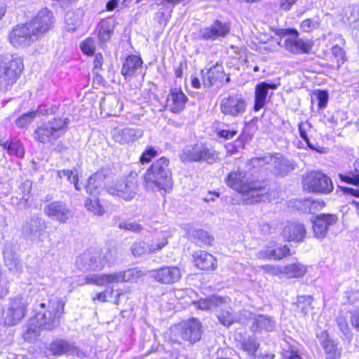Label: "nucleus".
Returning <instances> with one entry per match:
<instances>
[{
	"mask_svg": "<svg viewBox=\"0 0 359 359\" xmlns=\"http://www.w3.org/2000/svg\"><path fill=\"white\" fill-rule=\"evenodd\" d=\"M65 305V302L57 297L48 300L47 303H41L35 309L34 316L27 323V327L23 335L25 340H35L42 328L51 330L58 327L61 316L64 313Z\"/></svg>",
	"mask_w": 359,
	"mask_h": 359,
	"instance_id": "obj_1",
	"label": "nucleus"
},
{
	"mask_svg": "<svg viewBox=\"0 0 359 359\" xmlns=\"http://www.w3.org/2000/svg\"><path fill=\"white\" fill-rule=\"evenodd\" d=\"M226 185L241 195L245 204L259 203L266 192L265 182L240 170L230 172L225 177Z\"/></svg>",
	"mask_w": 359,
	"mask_h": 359,
	"instance_id": "obj_2",
	"label": "nucleus"
},
{
	"mask_svg": "<svg viewBox=\"0 0 359 359\" xmlns=\"http://www.w3.org/2000/svg\"><path fill=\"white\" fill-rule=\"evenodd\" d=\"M24 64L22 58L16 54L0 55V91L11 89L19 79Z\"/></svg>",
	"mask_w": 359,
	"mask_h": 359,
	"instance_id": "obj_3",
	"label": "nucleus"
},
{
	"mask_svg": "<svg viewBox=\"0 0 359 359\" xmlns=\"http://www.w3.org/2000/svg\"><path fill=\"white\" fill-rule=\"evenodd\" d=\"M69 123L67 117L54 118L38 126L33 137L40 143L54 144L57 139L65 134Z\"/></svg>",
	"mask_w": 359,
	"mask_h": 359,
	"instance_id": "obj_4",
	"label": "nucleus"
},
{
	"mask_svg": "<svg viewBox=\"0 0 359 359\" xmlns=\"http://www.w3.org/2000/svg\"><path fill=\"white\" fill-rule=\"evenodd\" d=\"M144 273L136 268L129 269L126 271H118L113 273H98L88 275L85 277L86 284H93L98 286L136 281L142 277Z\"/></svg>",
	"mask_w": 359,
	"mask_h": 359,
	"instance_id": "obj_5",
	"label": "nucleus"
},
{
	"mask_svg": "<svg viewBox=\"0 0 359 359\" xmlns=\"http://www.w3.org/2000/svg\"><path fill=\"white\" fill-rule=\"evenodd\" d=\"M183 162H206L209 164L216 163L219 157V153L203 143L186 146L180 154Z\"/></svg>",
	"mask_w": 359,
	"mask_h": 359,
	"instance_id": "obj_6",
	"label": "nucleus"
},
{
	"mask_svg": "<svg viewBox=\"0 0 359 359\" xmlns=\"http://www.w3.org/2000/svg\"><path fill=\"white\" fill-rule=\"evenodd\" d=\"M109 255V250L105 252L100 250H87L76 259V264L80 270L84 271L100 270L107 262H112Z\"/></svg>",
	"mask_w": 359,
	"mask_h": 359,
	"instance_id": "obj_7",
	"label": "nucleus"
},
{
	"mask_svg": "<svg viewBox=\"0 0 359 359\" xmlns=\"http://www.w3.org/2000/svg\"><path fill=\"white\" fill-rule=\"evenodd\" d=\"M304 189L309 192L328 194L333 190L330 178L319 171H312L303 178Z\"/></svg>",
	"mask_w": 359,
	"mask_h": 359,
	"instance_id": "obj_8",
	"label": "nucleus"
},
{
	"mask_svg": "<svg viewBox=\"0 0 359 359\" xmlns=\"http://www.w3.org/2000/svg\"><path fill=\"white\" fill-rule=\"evenodd\" d=\"M248 102L241 94L236 93L224 97L219 104L221 112L225 116L238 117L245 113Z\"/></svg>",
	"mask_w": 359,
	"mask_h": 359,
	"instance_id": "obj_9",
	"label": "nucleus"
},
{
	"mask_svg": "<svg viewBox=\"0 0 359 359\" xmlns=\"http://www.w3.org/2000/svg\"><path fill=\"white\" fill-rule=\"evenodd\" d=\"M27 306V302L23 297H16L11 299L3 313L4 325L11 327L18 324L25 317Z\"/></svg>",
	"mask_w": 359,
	"mask_h": 359,
	"instance_id": "obj_10",
	"label": "nucleus"
},
{
	"mask_svg": "<svg viewBox=\"0 0 359 359\" xmlns=\"http://www.w3.org/2000/svg\"><path fill=\"white\" fill-rule=\"evenodd\" d=\"M175 334H180L184 341L191 344L199 341L202 335V326L200 321L196 318L184 320L172 327Z\"/></svg>",
	"mask_w": 359,
	"mask_h": 359,
	"instance_id": "obj_11",
	"label": "nucleus"
},
{
	"mask_svg": "<svg viewBox=\"0 0 359 359\" xmlns=\"http://www.w3.org/2000/svg\"><path fill=\"white\" fill-rule=\"evenodd\" d=\"M107 192L114 197L121 198L125 201L132 200L137 192L135 184L129 180H115L107 181Z\"/></svg>",
	"mask_w": 359,
	"mask_h": 359,
	"instance_id": "obj_12",
	"label": "nucleus"
},
{
	"mask_svg": "<svg viewBox=\"0 0 359 359\" xmlns=\"http://www.w3.org/2000/svg\"><path fill=\"white\" fill-rule=\"evenodd\" d=\"M10 43L16 48H25L37 39L28 22L18 25L9 34Z\"/></svg>",
	"mask_w": 359,
	"mask_h": 359,
	"instance_id": "obj_13",
	"label": "nucleus"
},
{
	"mask_svg": "<svg viewBox=\"0 0 359 359\" xmlns=\"http://www.w3.org/2000/svg\"><path fill=\"white\" fill-rule=\"evenodd\" d=\"M46 229V224L44 219L38 216H32L25 222L22 231L27 239L40 243L43 241Z\"/></svg>",
	"mask_w": 359,
	"mask_h": 359,
	"instance_id": "obj_14",
	"label": "nucleus"
},
{
	"mask_svg": "<svg viewBox=\"0 0 359 359\" xmlns=\"http://www.w3.org/2000/svg\"><path fill=\"white\" fill-rule=\"evenodd\" d=\"M53 14L48 8L39 11L37 15L28 22L37 39L48 32L53 27Z\"/></svg>",
	"mask_w": 359,
	"mask_h": 359,
	"instance_id": "obj_15",
	"label": "nucleus"
},
{
	"mask_svg": "<svg viewBox=\"0 0 359 359\" xmlns=\"http://www.w3.org/2000/svg\"><path fill=\"white\" fill-rule=\"evenodd\" d=\"M250 162L253 166L256 164L262 166L265 163H271L276 171L281 175H285L294 169L291 162L278 154L275 156L252 158L250 159Z\"/></svg>",
	"mask_w": 359,
	"mask_h": 359,
	"instance_id": "obj_16",
	"label": "nucleus"
},
{
	"mask_svg": "<svg viewBox=\"0 0 359 359\" xmlns=\"http://www.w3.org/2000/svg\"><path fill=\"white\" fill-rule=\"evenodd\" d=\"M231 26L226 22L215 20L210 26L199 31L200 38L206 41H216L224 38L230 32Z\"/></svg>",
	"mask_w": 359,
	"mask_h": 359,
	"instance_id": "obj_17",
	"label": "nucleus"
},
{
	"mask_svg": "<svg viewBox=\"0 0 359 359\" xmlns=\"http://www.w3.org/2000/svg\"><path fill=\"white\" fill-rule=\"evenodd\" d=\"M43 211L45 215L52 220L57 221L61 224L67 222L72 217V211L61 201H53L47 204Z\"/></svg>",
	"mask_w": 359,
	"mask_h": 359,
	"instance_id": "obj_18",
	"label": "nucleus"
},
{
	"mask_svg": "<svg viewBox=\"0 0 359 359\" xmlns=\"http://www.w3.org/2000/svg\"><path fill=\"white\" fill-rule=\"evenodd\" d=\"M142 135V130L137 128H115L111 132L112 139L121 145L133 144Z\"/></svg>",
	"mask_w": 359,
	"mask_h": 359,
	"instance_id": "obj_19",
	"label": "nucleus"
},
{
	"mask_svg": "<svg viewBox=\"0 0 359 359\" xmlns=\"http://www.w3.org/2000/svg\"><path fill=\"white\" fill-rule=\"evenodd\" d=\"M278 45L294 54L309 53L313 47V43L311 41L300 39L299 35H292V37L286 39L283 45L280 42H278Z\"/></svg>",
	"mask_w": 359,
	"mask_h": 359,
	"instance_id": "obj_20",
	"label": "nucleus"
},
{
	"mask_svg": "<svg viewBox=\"0 0 359 359\" xmlns=\"http://www.w3.org/2000/svg\"><path fill=\"white\" fill-rule=\"evenodd\" d=\"M188 100L187 95L182 90L178 88L171 89L165 99L164 107L173 113H180L185 107Z\"/></svg>",
	"mask_w": 359,
	"mask_h": 359,
	"instance_id": "obj_21",
	"label": "nucleus"
},
{
	"mask_svg": "<svg viewBox=\"0 0 359 359\" xmlns=\"http://www.w3.org/2000/svg\"><path fill=\"white\" fill-rule=\"evenodd\" d=\"M290 251L287 245L271 242L264 250L257 252V257L259 259L279 260L290 255Z\"/></svg>",
	"mask_w": 359,
	"mask_h": 359,
	"instance_id": "obj_22",
	"label": "nucleus"
},
{
	"mask_svg": "<svg viewBox=\"0 0 359 359\" xmlns=\"http://www.w3.org/2000/svg\"><path fill=\"white\" fill-rule=\"evenodd\" d=\"M337 221V217L334 215L320 214L318 215L313 224L315 236L320 239L325 238L329 226L334 224Z\"/></svg>",
	"mask_w": 359,
	"mask_h": 359,
	"instance_id": "obj_23",
	"label": "nucleus"
},
{
	"mask_svg": "<svg viewBox=\"0 0 359 359\" xmlns=\"http://www.w3.org/2000/svg\"><path fill=\"white\" fill-rule=\"evenodd\" d=\"M168 164L169 161L166 158H158V189L163 190L165 193L170 192L173 184Z\"/></svg>",
	"mask_w": 359,
	"mask_h": 359,
	"instance_id": "obj_24",
	"label": "nucleus"
},
{
	"mask_svg": "<svg viewBox=\"0 0 359 359\" xmlns=\"http://www.w3.org/2000/svg\"><path fill=\"white\" fill-rule=\"evenodd\" d=\"M109 178L103 171L95 172L91 175L88 180L85 188L88 194L92 196H95L107 184Z\"/></svg>",
	"mask_w": 359,
	"mask_h": 359,
	"instance_id": "obj_25",
	"label": "nucleus"
},
{
	"mask_svg": "<svg viewBox=\"0 0 359 359\" xmlns=\"http://www.w3.org/2000/svg\"><path fill=\"white\" fill-rule=\"evenodd\" d=\"M284 239L287 241L299 242L302 241L306 235L304 226L296 222H287L282 232Z\"/></svg>",
	"mask_w": 359,
	"mask_h": 359,
	"instance_id": "obj_26",
	"label": "nucleus"
},
{
	"mask_svg": "<svg viewBox=\"0 0 359 359\" xmlns=\"http://www.w3.org/2000/svg\"><path fill=\"white\" fill-rule=\"evenodd\" d=\"M252 328L254 332H270L274 331L276 326V320L273 317L267 315H254L252 317Z\"/></svg>",
	"mask_w": 359,
	"mask_h": 359,
	"instance_id": "obj_27",
	"label": "nucleus"
},
{
	"mask_svg": "<svg viewBox=\"0 0 359 359\" xmlns=\"http://www.w3.org/2000/svg\"><path fill=\"white\" fill-rule=\"evenodd\" d=\"M276 84L268 83L266 82H262L257 84L255 87V104L254 110L259 111L262 109L266 103V99L270 89H276Z\"/></svg>",
	"mask_w": 359,
	"mask_h": 359,
	"instance_id": "obj_28",
	"label": "nucleus"
},
{
	"mask_svg": "<svg viewBox=\"0 0 359 359\" xmlns=\"http://www.w3.org/2000/svg\"><path fill=\"white\" fill-rule=\"evenodd\" d=\"M229 300V298L213 295L208 298H201L199 300L194 301L192 304L198 309L209 311L224 304H227Z\"/></svg>",
	"mask_w": 359,
	"mask_h": 359,
	"instance_id": "obj_29",
	"label": "nucleus"
},
{
	"mask_svg": "<svg viewBox=\"0 0 359 359\" xmlns=\"http://www.w3.org/2000/svg\"><path fill=\"white\" fill-rule=\"evenodd\" d=\"M226 74L222 65L216 64L210 67L203 76V84L205 86L211 87L214 85L221 84Z\"/></svg>",
	"mask_w": 359,
	"mask_h": 359,
	"instance_id": "obj_30",
	"label": "nucleus"
},
{
	"mask_svg": "<svg viewBox=\"0 0 359 359\" xmlns=\"http://www.w3.org/2000/svg\"><path fill=\"white\" fill-rule=\"evenodd\" d=\"M195 265L201 270H214L217 267L216 259L205 251H196L193 255Z\"/></svg>",
	"mask_w": 359,
	"mask_h": 359,
	"instance_id": "obj_31",
	"label": "nucleus"
},
{
	"mask_svg": "<svg viewBox=\"0 0 359 359\" xmlns=\"http://www.w3.org/2000/svg\"><path fill=\"white\" fill-rule=\"evenodd\" d=\"M312 124L308 121L301 122L298 124V130L299 133L300 137L305 141L308 147L313 150L316 151L319 154H326L327 152V149L324 147L316 146L313 143L311 142L309 135L311 132Z\"/></svg>",
	"mask_w": 359,
	"mask_h": 359,
	"instance_id": "obj_32",
	"label": "nucleus"
},
{
	"mask_svg": "<svg viewBox=\"0 0 359 359\" xmlns=\"http://www.w3.org/2000/svg\"><path fill=\"white\" fill-rule=\"evenodd\" d=\"M180 278L181 272L177 267H162L158 269V282L171 284L179 280Z\"/></svg>",
	"mask_w": 359,
	"mask_h": 359,
	"instance_id": "obj_33",
	"label": "nucleus"
},
{
	"mask_svg": "<svg viewBox=\"0 0 359 359\" xmlns=\"http://www.w3.org/2000/svg\"><path fill=\"white\" fill-rule=\"evenodd\" d=\"M142 59L136 55H130L126 59L121 69V74L125 77H131L136 72L141 69Z\"/></svg>",
	"mask_w": 359,
	"mask_h": 359,
	"instance_id": "obj_34",
	"label": "nucleus"
},
{
	"mask_svg": "<svg viewBox=\"0 0 359 359\" xmlns=\"http://www.w3.org/2000/svg\"><path fill=\"white\" fill-rule=\"evenodd\" d=\"M98 38L101 43L108 41L114 31L115 20L113 18L102 20L99 25Z\"/></svg>",
	"mask_w": 359,
	"mask_h": 359,
	"instance_id": "obj_35",
	"label": "nucleus"
},
{
	"mask_svg": "<svg viewBox=\"0 0 359 359\" xmlns=\"http://www.w3.org/2000/svg\"><path fill=\"white\" fill-rule=\"evenodd\" d=\"M50 351L53 355H72L76 352L75 346L65 340H56L50 344Z\"/></svg>",
	"mask_w": 359,
	"mask_h": 359,
	"instance_id": "obj_36",
	"label": "nucleus"
},
{
	"mask_svg": "<svg viewBox=\"0 0 359 359\" xmlns=\"http://www.w3.org/2000/svg\"><path fill=\"white\" fill-rule=\"evenodd\" d=\"M4 258L6 266L11 271L18 273L22 266L18 256L13 253L10 246H6L4 250Z\"/></svg>",
	"mask_w": 359,
	"mask_h": 359,
	"instance_id": "obj_37",
	"label": "nucleus"
},
{
	"mask_svg": "<svg viewBox=\"0 0 359 359\" xmlns=\"http://www.w3.org/2000/svg\"><path fill=\"white\" fill-rule=\"evenodd\" d=\"M307 272V268L299 262L283 266V275L287 278H301Z\"/></svg>",
	"mask_w": 359,
	"mask_h": 359,
	"instance_id": "obj_38",
	"label": "nucleus"
},
{
	"mask_svg": "<svg viewBox=\"0 0 359 359\" xmlns=\"http://www.w3.org/2000/svg\"><path fill=\"white\" fill-rule=\"evenodd\" d=\"M144 186L147 191L155 192L157 188V165L153 163L145 172Z\"/></svg>",
	"mask_w": 359,
	"mask_h": 359,
	"instance_id": "obj_39",
	"label": "nucleus"
},
{
	"mask_svg": "<svg viewBox=\"0 0 359 359\" xmlns=\"http://www.w3.org/2000/svg\"><path fill=\"white\" fill-rule=\"evenodd\" d=\"M0 146L7 150L8 154L14 155L18 157H23L25 150L20 140H12L11 141H4L0 139Z\"/></svg>",
	"mask_w": 359,
	"mask_h": 359,
	"instance_id": "obj_40",
	"label": "nucleus"
},
{
	"mask_svg": "<svg viewBox=\"0 0 359 359\" xmlns=\"http://www.w3.org/2000/svg\"><path fill=\"white\" fill-rule=\"evenodd\" d=\"M237 347L242 349L248 355L252 356L258 350L259 344L255 337H250L238 341Z\"/></svg>",
	"mask_w": 359,
	"mask_h": 359,
	"instance_id": "obj_41",
	"label": "nucleus"
},
{
	"mask_svg": "<svg viewBox=\"0 0 359 359\" xmlns=\"http://www.w3.org/2000/svg\"><path fill=\"white\" fill-rule=\"evenodd\" d=\"M188 236L191 239H196L205 245H210L213 241L212 237L202 229H190L188 231Z\"/></svg>",
	"mask_w": 359,
	"mask_h": 359,
	"instance_id": "obj_42",
	"label": "nucleus"
},
{
	"mask_svg": "<svg viewBox=\"0 0 359 359\" xmlns=\"http://www.w3.org/2000/svg\"><path fill=\"white\" fill-rule=\"evenodd\" d=\"M339 177L343 182L359 186V170L357 169L346 172L345 173H339Z\"/></svg>",
	"mask_w": 359,
	"mask_h": 359,
	"instance_id": "obj_43",
	"label": "nucleus"
},
{
	"mask_svg": "<svg viewBox=\"0 0 359 359\" xmlns=\"http://www.w3.org/2000/svg\"><path fill=\"white\" fill-rule=\"evenodd\" d=\"M327 359H338L341 355V351L338 348L337 344L331 340L323 346Z\"/></svg>",
	"mask_w": 359,
	"mask_h": 359,
	"instance_id": "obj_44",
	"label": "nucleus"
},
{
	"mask_svg": "<svg viewBox=\"0 0 359 359\" xmlns=\"http://www.w3.org/2000/svg\"><path fill=\"white\" fill-rule=\"evenodd\" d=\"M93 197V198H88L86 200L85 203L86 207L94 215L100 216L102 215L104 213V209L100 203L99 200L95 196Z\"/></svg>",
	"mask_w": 359,
	"mask_h": 359,
	"instance_id": "obj_45",
	"label": "nucleus"
},
{
	"mask_svg": "<svg viewBox=\"0 0 359 359\" xmlns=\"http://www.w3.org/2000/svg\"><path fill=\"white\" fill-rule=\"evenodd\" d=\"M57 176L58 178L62 179V177L67 178V180L70 182L74 184V188L79 191L81 190V187L79 185V177L78 175L74 174L73 171L71 170H60L57 171Z\"/></svg>",
	"mask_w": 359,
	"mask_h": 359,
	"instance_id": "obj_46",
	"label": "nucleus"
},
{
	"mask_svg": "<svg viewBox=\"0 0 359 359\" xmlns=\"http://www.w3.org/2000/svg\"><path fill=\"white\" fill-rule=\"evenodd\" d=\"M313 299L311 296H300L297 299V307L304 316H306L312 309Z\"/></svg>",
	"mask_w": 359,
	"mask_h": 359,
	"instance_id": "obj_47",
	"label": "nucleus"
},
{
	"mask_svg": "<svg viewBox=\"0 0 359 359\" xmlns=\"http://www.w3.org/2000/svg\"><path fill=\"white\" fill-rule=\"evenodd\" d=\"M217 318L221 324L226 327H229L236 322L234 315L229 309H221L217 313Z\"/></svg>",
	"mask_w": 359,
	"mask_h": 359,
	"instance_id": "obj_48",
	"label": "nucleus"
},
{
	"mask_svg": "<svg viewBox=\"0 0 359 359\" xmlns=\"http://www.w3.org/2000/svg\"><path fill=\"white\" fill-rule=\"evenodd\" d=\"M36 111H31L22 114L15 121V125L18 128H23L29 125L36 117Z\"/></svg>",
	"mask_w": 359,
	"mask_h": 359,
	"instance_id": "obj_49",
	"label": "nucleus"
},
{
	"mask_svg": "<svg viewBox=\"0 0 359 359\" xmlns=\"http://www.w3.org/2000/svg\"><path fill=\"white\" fill-rule=\"evenodd\" d=\"M68 31H74L76 27L80 25V18L74 12L69 11L65 18Z\"/></svg>",
	"mask_w": 359,
	"mask_h": 359,
	"instance_id": "obj_50",
	"label": "nucleus"
},
{
	"mask_svg": "<svg viewBox=\"0 0 359 359\" xmlns=\"http://www.w3.org/2000/svg\"><path fill=\"white\" fill-rule=\"evenodd\" d=\"M332 55L336 59L337 62V68L339 69L341 65L346 60L345 51L340 44L334 45L331 48Z\"/></svg>",
	"mask_w": 359,
	"mask_h": 359,
	"instance_id": "obj_51",
	"label": "nucleus"
},
{
	"mask_svg": "<svg viewBox=\"0 0 359 359\" xmlns=\"http://www.w3.org/2000/svg\"><path fill=\"white\" fill-rule=\"evenodd\" d=\"M95 41L92 38H88L80 44V48L82 52L88 55H92L95 50Z\"/></svg>",
	"mask_w": 359,
	"mask_h": 359,
	"instance_id": "obj_52",
	"label": "nucleus"
},
{
	"mask_svg": "<svg viewBox=\"0 0 359 359\" xmlns=\"http://www.w3.org/2000/svg\"><path fill=\"white\" fill-rule=\"evenodd\" d=\"M131 251L135 257H141L148 252H151V249L148 248V245L144 242L135 243L131 248Z\"/></svg>",
	"mask_w": 359,
	"mask_h": 359,
	"instance_id": "obj_53",
	"label": "nucleus"
},
{
	"mask_svg": "<svg viewBox=\"0 0 359 359\" xmlns=\"http://www.w3.org/2000/svg\"><path fill=\"white\" fill-rule=\"evenodd\" d=\"M320 23L318 20L309 18L302 22L300 28L302 31L304 32H311L313 30L318 29Z\"/></svg>",
	"mask_w": 359,
	"mask_h": 359,
	"instance_id": "obj_54",
	"label": "nucleus"
},
{
	"mask_svg": "<svg viewBox=\"0 0 359 359\" xmlns=\"http://www.w3.org/2000/svg\"><path fill=\"white\" fill-rule=\"evenodd\" d=\"M263 271L272 276H280L283 275V266L280 265H272L265 264L260 266Z\"/></svg>",
	"mask_w": 359,
	"mask_h": 359,
	"instance_id": "obj_55",
	"label": "nucleus"
},
{
	"mask_svg": "<svg viewBox=\"0 0 359 359\" xmlns=\"http://www.w3.org/2000/svg\"><path fill=\"white\" fill-rule=\"evenodd\" d=\"M318 101V107L321 109L327 107L328 102V93L325 90H317L314 93Z\"/></svg>",
	"mask_w": 359,
	"mask_h": 359,
	"instance_id": "obj_56",
	"label": "nucleus"
},
{
	"mask_svg": "<svg viewBox=\"0 0 359 359\" xmlns=\"http://www.w3.org/2000/svg\"><path fill=\"white\" fill-rule=\"evenodd\" d=\"M9 282L0 269V299L6 297L9 292Z\"/></svg>",
	"mask_w": 359,
	"mask_h": 359,
	"instance_id": "obj_57",
	"label": "nucleus"
},
{
	"mask_svg": "<svg viewBox=\"0 0 359 359\" xmlns=\"http://www.w3.org/2000/svg\"><path fill=\"white\" fill-rule=\"evenodd\" d=\"M58 110V107L55 104L48 105V104H41L39 106L36 111V114H41L42 116L48 115V114H54Z\"/></svg>",
	"mask_w": 359,
	"mask_h": 359,
	"instance_id": "obj_58",
	"label": "nucleus"
},
{
	"mask_svg": "<svg viewBox=\"0 0 359 359\" xmlns=\"http://www.w3.org/2000/svg\"><path fill=\"white\" fill-rule=\"evenodd\" d=\"M156 155V151L153 147L147 148L141 155L140 161L141 163H149L151 158Z\"/></svg>",
	"mask_w": 359,
	"mask_h": 359,
	"instance_id": "obj_59",
	"label": "nucleus"
},
{
	"mask_svg": "<svg viewBox=\"0 0 359 359\" xmlns=\"http://www.w3.org/2000/svg\"><path fill=\"white\" fill-rule=\"evenodd\" d=\"M114 292V290L113 288H111L110 290L107 289L104 292L97 293L92 297V300L93 302L99 301L102 303L106 302H107V295L109 294L110 296H112Z\"/></svg>",
	"mask_w": 359,
	"mask_h": 359,
	"instance_id": "obj_60",
	"label": "nucleus"
},
{
	"mask_svg": "<svg viewBox=\"0 0 359 359\" xmlns=\"http://www.w3.org/2000/svg\"><path fill=\"white\" fill-rule=\"evenodd\" d=\"M120 229H125L133 231H139L142 229L141 225L136 222H123L119 224Z\"/></svg>",
	"mask_w": 359,
	"mask_h": 359,
	"instance_id": "obj_61",
	"label": "nucleus"
},
{
	"mask_svg": "<svg viewBox=\"0 0 359 359\" xmlns=\"http://www.w3.org/2000/svg\"><path fill=\"white\" fill-rule=\"evenodd\" d=\"M276 35L284 37L286 36H290V37H292V35H299V32L295 29H278L276 31Z\"/></svg>",
	"mask_w": 359,
	"mask_h": 359,
	"instance_id": "obj_62",
	"label": "nucleus"
},
{
	"mask_svg": "<svg viewBox=\"0 0 359 359\" xmlns=\"http://www.w3.org/2000/svg\"><path fill=\"white\" fill-rule=\"evenodd\" d=\"M297 1L298 0H279L280 9L284 11H289Z\"/></svg>",
	"mask_w": 359,
	"mask_h": 359,
	"instance_id": "obj_63",
	"label": "nucleus"
},
{
	"mask_svg": "<svg viewBox=\"0 0 359 359\" xmlns=\"http://www.w3.org/2000/svg\"><path fill=\"white\" fill-rule=\"evenodd\" d=\"M351 323L355 329L359 330V311L355 310L351 312Z\"/></svg>",
	"mask_w": 359,
	"mask_h": 359,
	"instance_id": "obj_64",
	"label": "nucleus"
}]
</instances>
